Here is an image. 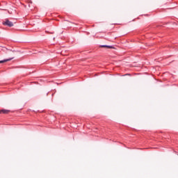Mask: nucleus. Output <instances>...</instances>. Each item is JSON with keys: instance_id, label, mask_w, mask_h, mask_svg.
<instances>
[{"instance_id": "obj_2", "label": "nucleus", "mask_w": 178, "mask_h": 178, "mask_svg": "<svg viewBox=\"0 0 178 178\" xmlns=\"http://www.w3.org/2000/svg\"><path fill=\"white\" fill-rule=\"evenodd\" d=\"M100 48H108L109 49H113V46H109V45H101L100 46Z\"/></svg>"}, {"instance_id": "obj_1", "label": "nucleus", "mask_w": 178, "mask_h": 178, "mask_svg": "<svg viewBox=\"0 0 178 178\" xmlns=\"http://www.w3.org/2000/svg\"><path fill=\"white\" fill-rule=\"evenodd\" d=\"M3 26H8V27H13V22L6 19V22H3Z\"/></svg>"}, {"instance_id": "obj_4", "label": "nucleus", "mask_w": 178, "mask_h": 178, "mask_svg": "<svg viewBox=\"0 0 178 178\" xmlns=\"http://www.w3.org/2000/svg\"><path fill=\"white\" fill-rule=\"evenodd\" d=\"M13 59V57L11 58L4 59L3 60H0V63H5L6 62H10V60H12Z\"/></svg>"}, {"instance_id": "obj_3", "label": "nucleus", "mask_w": 178, "mask_h": 178, "mask_svg": "<svg viewBox=\"0 0 178 178\" xmlns=\"http://www.w3.org/2000/svg\"><path fill=\"white\" fill-rule=\"evenodd\" d=\"M9 112H10L9 110H5V109L0 110V114L4 113L5 115H8Z\"/></svg>"}]
</instances>
